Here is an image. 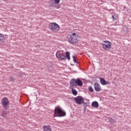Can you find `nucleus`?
I'll return each mask as SVG.
<instances>
[{
	"label": "nucleus",
	"mask_w": 131,
	"mask_h": 131,
	"mask_svg": "<svg viewBox=\"0 0 131 131\" xmlns=\"http://www.w3.org/2000/svg\"><path fill=\"white\" fill-rule=\"evenodd\" d=\"M70 89L72 90L73 95H74V96H76L77 95V91L74 89H76L77 85H78V86H82L83 83H82V81L79 78H73L70 80Z\"/></svg>",
	"instance_id": "obj_1"
},
{
	"label": "nucleus",
	"mask_w": 131,
	"mask_h": 131,
	"mask_svg": "<svg viewBox=\"0 0 131 131\" xmlns=\"http://www.w3.org/2000/svg\"><path fill=\"white\" fill-rule=\"evenodd\" d=\"M4 39H5V35L0 33V43H2L4 41Z\"/></svg>",
	"instance_id": "obj_13"
},
{
	"label": "nucleus",
	"mask_w": 131,
	"mask_h": 131,
	"mask_svg": "<svg viewBox=\"0 0 131 131\" xmlns=\"http://www.w3.org/2000/svg\"><path fill=\"white\" fill-rule=\"evenodd\" d=\"M82 104H83V106L84 107V109L85 110H86V107H88V103H86L85 102H84V101H83Z\"/></svg>",
	"instance_id": "obj_18"
},
{
	"label": "nucleus",
	"mask_w": 131,
	"mask_h": 131,
	"mask_svg": "<svg viewBox=\"0 0 131 131\" xmlns=\"http://www.w3.org/2000/svg\"><path fill=\"white\" fill-rule=\"evenodd\" d=\"M100 81L101 84H102V85L110 84V82L106 81V80H105V79H104L103 78H100Z\"/></svg>",
	"instance_id": "obj_8"
},
{
	"label": "nucleus",
	"mask_w": 131,
	"mask_h": 131,
	"mask_svg": "<svg viewBox=\"0 0 131 131\" xmlns=\"http://www.w3.org/2000/svg\"><path fill=\"white\" fill-rule=\"evenodd\" d=\"M92 106L94 108H98L99 107V103L97 101H93L92 103Z\"/></svg>",
	"instance_id": "obj_11"
},
{
	"label": "nucleus",
	"mask_w": 131,
	"mask_h": 131,
	"mask_svg": "<svg viewBox=\"0 0 131 131\" xmlns=\"http://www.w3.org/2000/svg\"><path fill=\"white\" fill-rule=\"evenodd\" d=\"M103 43H104V45H108V44L111 45V42H110V41H107V40L104 41Z\"/></svg>",
	"instance_id": "obj_21"
},
{
	"label": "nucleus",
	"mask_w": 131,
	"mask_h": 131,
	"mask_svg": "<svg viewBox=\"0 0 131 131\" xmlns=\"http://www.w3.org/2000/svg\"><path fill=\"white\" fill-rule=\"evenodd\" d=\"M7 115H8V112L3 111L1 116H3V117H7Z\"/></svg>",
	"instance_id": "obj_15"
},
{
	"label": "nucleus",
	"mask_w": 131,
	"mask_h": 131,
	"mask_svg": "<svg viewBox=\"0 0 131 131\" xmlns=\"http://www.w3.org/2000/svg\"><path fill=\"white\" fill-rule=\"evenodd\" d=\"M109 122L110 124H114L115 123V120L112 118L109 119Z\"/></svg>",
	"instance_id": "obj_17"
},
{
	"label": "nucleus",
	"mask_w": 131,
	"mask_h": 131,
	"mask_svg": "<svg viewBox=\"0 0 131 131\" xmlns=\"http://www.w3.org/2000/svg\"><path fill=\"white\" fill-rule=\"evenodd\" d=\"M73 62H74V63L78 64V62H77V57H76V56H73Z\"/></svg>",
	"instance_id": "obj_16"
},
{
	"label": "nucleus",
	"mask_w": 131,
	"mask_h": 131,
	"mask_svg": "<svg viewBox=\"0 0 131 131\" xmlns=\"http://www.w3.org/2000/svg\"><path fill=\"white\" fill-rule=\"evenodd\" d=\"M43 131H52L50 125L44 126L43 127Z\"/></svg>",
	"instance_id": "obj_12"
},
{
	"label": "nucleus",
	"mask_w": 131,
	"mask_h": 131,
	"mask_svg": "<svg viewBox=\"0 0 131 131\" xmlns=\"http://www.w3.org/2000/svg\"><path fill=\"white\" fill-rule=\"evenodd\" d=\"M94 89L96 92H100L101 85L98 82H95L94 84Z\"/></svg>",
	"instance_id": "obj_9"
},
{
	"label": "nucleus",
	"mask_w": 131,
	"mask_h": 131,
	"mask_svg": "<svg viewBox=\"0 0 131 131\" xmlns=\"http://www.w3.org/2000/svg\"><path fill=\"white\" fill-rule=\"evenodd\" d=\"M1 102L3 108H4V109H5V110H7L8 108H9L8 106H9V104H10L9 99H8L7 97H4L2 98Z\"/></svg>",
	"instance_id": "obj_6"
},
{
	"label": "nucleus",
	"mask_w": 131,
	"mask_h": 131,
	"mask_svg": "<svg viewBox=\"0 0 131 131\" xmlns=\"http://www.w3.org/2000/svg\"><path fill=\"white\" fill-rule=\"evenodd\" d=\"M126 32H127V30H126Z\"/></svg>",
	"instance_id": "obj_30"
},
{
	"label": "nucleus",
	"mask_w": 131,
	"mask_h": 131,
	"mask_svg": "<svg viewBox=\"0 0 131 131\" xmlns=\"http://www.w3.org/2000/svg\"><path fill=\"white\" fill-rule=\"evenodd\" d=\"M56 5H57V4H56L55 3H54V2H53L52 3H51L50 4V5L49 6V9H52V8H53V7L54 8H55Z\"/></svg>",
	"instance_id": "obj_14"
},
{
	"label": "nucleus",
	"mask_w": 131,
	"mask_h": 131,
	"mask_svg": "<svg viewBox=\"0 0 131 131\" xmlns=\"http://www.w3.org/2000/svg\"><path fill=\"white\" fill-rule=\"evenodd\" d=\"M49 27L52 32H57L60 29V26L56 23H50Z\"/></svg>",
	"instance_id": "obj_4"
},
{
	"label": "nucleus",
	"mask_w": 131,
	"mask_h": 131,
	"mask_svg": "<svg viewBox=\"0 0 131 131\" xmlns=\"http://www.w3.org/2000/svg\"><path fill=\"white\" fill-rule=\"evenodd\" d=\"M78 64H79V63L78 62Z\"/></svg>",
	"instance_id": "obj_29"
},
{
	"label": "nucleus",
	"mask_w": 131,
	"mask_h": 131,
	"mask_svg": "<svg viewBox=\"0 0 131 131\" xmlns=\"http://www.w3.org/2000/svg\"><path fill=\"white\" fill-rule=\"evenodd\" d=\"M54 3L56 4H58L59 3H60V0H54Z\"/></svg>",
	"instance_id": "obj_24"
},
{
	"label": "nucleus",
	"mask_w": 131,
	"mask_h": 131,
	"mask_svg": "<svg viewBox=\"0 0 131 131\" xmlns=\"http://www.w3.org/2000/svg\"><path fill=\"white\" fill-rule=\"evenodd\" d=\"M71 36H73V37H75V38H77V37L79 36L78 35L76 36V33H72Z\"/></svg>",
	"instance_id": "obj_19"
},
{
	"label": "nucleus",
	"mask_w": 131,
	"mask_h": 131,
	"mask_svg": "<svg viewBox=\"0 0 131 131\" xmlns=\"http://www.w3.org/2000/svg\"><path fill=\"white\" fill-rule=\"evenodd\" d=\"M74 100L75 102L76 103V104H78V105H81V104L83 103V101L84 100L83 97L80 96H78L76 97H75L74 98Z\"/></svg>",
	"instance_id": "obj_7"
},
{
	"label": "nucleus",
	"mask_w": 131,
	"mask_h": 131,
	"mask_svg": "<svg viewBox=\"0 0 131 131\" xmlns=\"http://www.w3.org/2000/svg\"><path fill=\"white\" fill-rule=\"evenodd\" d=\"M102 48L104 50H105L106 51H108V50H110L111 49V44L108 45H104V43L102 44Z\"/></svg>",
	"instance_id": "obj_10"
},
{
	"label": "nucleus",
	"mask_w": 131,
	"mask_h": 131,
	"mask_svg": "<svg viewBox=\"0 0 131 131\" xmlns=\"http://www.w3.org/2000/svg\"><path fill=\"white\" fill-rule=\"evenodd\" d=\"M66 116V112L61 108V106H57L54 110V117H63Z\"/></svg>",
	"instance_id": "obj_3"
},
{
	"label": "nucleus",
	"mask_w": 131,
	"mask_h": 131,
	"mask_svg": "<svg viewBox=\"0 0 131 131\" xmlns=\"http://www.w3.org/2000/svg\"><path fill=\"white\" fill-rule=\"evenodd\" d=\"M10 81H12V82H14L15 80V79L14 78V77H10Z\"/></svg>",
	"instance_id": "obj_22"
},
{
	"label": "nucleus",
	"mask_w": 131,
	"mask_h": 131,
	"mask_svg": "<svg viewBox=\"0 0 131 131\" xmlns=\"http://www.w3.org/2000/svg\"><path fill=\"white\" fill-rule=\"evenodd\" d=\"M56 56L57 59H60L62 61H65L66 58L69 61H70V52L69 51H67L66 52V55L62 53V51H57L56 53Z\"/></svg>",
	"instance_id": "obj_2"
},
{
	"label": "nucleus",
	"mask_w": 131,
	"mask_h": 131,
	"mask_svg": "<svg viewBox=\"0 0 131 131\" xmlns=\"http://www.w3.org/2000/svg\"><path fill=\"white\" fill-rule=\"evenodd\" d=\"M71 66H73V65L72 64H71Z\"/></svg>",
	"instance_id": "obj_27"
},
{
	"label": "nucleus",
	"mask_w": 131,
	"mask_h": 131,
	"mask_svg": "<svg viewBox=\"0 0 131 131\" xmlns=\"http://www.w3.org/2000/svg\"><path fill=\"white\" fill-rule=\"evenodd\" d=\"M88 90L89 92H91V93L94 92V89H93V87L92 86H89Z\"/></svg>",
	"instance_id": "obj_20"
},
{
	"label": "nucleus",
	"mask_w": 131,
	"mask_h": 131,
	"mask_svg": "<svg viewBox=\"0 0 131 131\" xmlns=\"http://www.w3.org/2000/svg\"><path fill=\"white\" fill-rule=\"evenodd\" d=\"M68 41L71 45H74V43H78L79 42V40H78V38H75L73 36L71 35H69L68 36Z\"/></svg>",
	"instance_id": "obj_5"
},
{
	"label": "nucleus",
	"mask_w": 131,
	"mask_h": 131,
	"mask_svg": "<svg viewBox=\"0 0 131 131\" xmlns=\"http://www.w3.org/2000/svg\"><path fill=\"white\" fill-rule=\"evenodd\" d=\"M112 18L113 21H116V20H117V18L116 17H115L114 15L112 16Z\"/></svg>",
	"instance_id": "obj_23"
},
{
	"label": "nucleus",
	"mask_w": 131,
	"mask_h": 131,
	"mask_svg": "<svg viewBox=\"0 0 131 131\" xmlns=\"http://www.w3.org/2000/svg\"><path fill=\"white\" fill-rule=\"evenodd\" d=\"M19 77H23V74H19Z\"/></svg>",
	"instance_id": "obj_26"
},
{
	"label": "nucleus",
	"mask_w": 131,
	"mask_h": 131,
	"mask_svg": "<svg viewBox=\"0 0 131 131\" xmlns=\"http://www.w3.org/2000/svg\"><path fill=\"white\" fill-rule=\"evenodd\" d=\"M124 32H126V31H125Z\"/></svg>",
	"instance_id": "obj_28"
},
{
	"label": "nucleus",
	"mask_w": 131,
	"mask_h": 131,
	"mask_svg": "<svg viewBox=\"0 0 131 131\" xmlns=\"http://www.w3.org/2000/svg\"><path fill=\"white\" fill-rule=\"evenodd\" d=\"M60 5H59V4H57V5H56V7H55V8H56V9H60Z\"/></svg>",
	"instance_id": "obj_25"
}]
</instances>
